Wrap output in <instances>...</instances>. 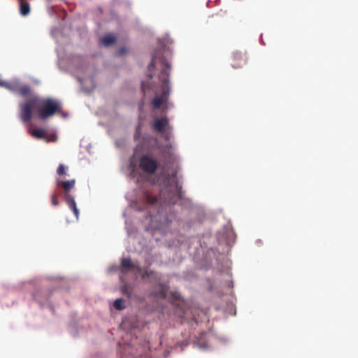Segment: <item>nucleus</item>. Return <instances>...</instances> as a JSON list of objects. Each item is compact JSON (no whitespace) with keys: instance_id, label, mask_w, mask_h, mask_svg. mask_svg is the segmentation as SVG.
<instances>
[{"instance_id":"nucleus-20","label":"nucleus","mask_w":358,"mask_h":358,"mask_svg":"<svg viewBox=\"0 0 358 358\" xmlns=\"http://www.w3.org/2000/svg\"><path fill=\"white\" fill-rule=\"evenodd\" d=\"M150 86L148 84H146L145 82H142L141 83V91L145 94V92L150 89Z\"/></svg>"},{"instance_id":"nucleus-21","label":"nucleus","mask_w":358,"mask_h":358,"mask_svg":"<svg viewBox=\"0 0 358 358\" xmlns=\"http://www.w3.org/2000/svg\"><path fill=\"white\" fill-rule=\"evenodd\" d=\"M224 14H226V12L220 11V13H217L215 15H213L211 16L212 18H215V20H219L220 18L224 16Z\"/></svg>"},{"instance_id":"nucleus-7","label":"nucleus","mask_w":358,"mask_h":358,"mask_svg":"<svg viewBox=\"0 0 358 358\" xmlns=\"http://www.w3.org/2000/svg\"><path fill=\"white\" fill-rule=\"evenodd\" d=\"M162 169L164 171L169 166V165L173 164L176 161V156L169 150H164L162 152Z\"/></svg>"},{"instance_id":"nucleus-1","label":"nucleus","mask_w":358,"mask_h":358,"mask_svg":"<svg viewBox=\"0 0 358 358\" xmlns=\"http://www.w3.org/2000/svg\"><path fill=\"white\" fill-rule=\"evenodd\" d=\"M25 98L26 100L19 105L20 116L23 122H28L31 120L34 110L41 120H47L62 111L59 101L51 98L41 99L34 94L32 89L31 95Z\"/></svg>"},{"instance_id":"nucleus-15","label":"nucleus","mask_w":358,"mask_h":358,"mask_svg":"<svg viewBox=\"0 0 358 358\" xmlns=\"http://www.w3.org/2000/svg\"><path fill=\"white\" fill-rule=\"evenodd\" d=\"M67 166H64V164H61L58 166L57 169V173L59 176H66Z\"/></svg>"},{"instance_id":"nucleus-19","label":"nucleus","mask_w":358,"mask_h":358,"mask_svg":"<svg viewBox=\"0 0 358 358\" xmlns=\"http://www.w3.org/2000/svg\"><path fill=\"white\" fill-rule=\"evenodd\" d=\"M122 292L124 294L127 295L128 297H131V289L127 287V286H124L122 289Z\"/></svg>"},{"instance_id":"nucleus-12","label":"nucleus","mask_w":358,"mask_h":358,"mask_svg":"<svg viewBox=\"0 0 358 358\" xmlns=\"http://www.w3.org/2000/svg\"><path fill=\"white\" fill-rule=\"evenodd\" d=\"M116 38L112 34H108L101 38V42L105 46H110L115 43Z\"/></svg>"},{"instance_id":"nucleus-14","label":"nucleus","mask_w":358,"mask_h":358,"mask_svg":"<svg viewBox=\"0 0 358 358\" xmlns=\"http://www.w3.org/2000/svg\"><path fill=\"white\" fill-rule=\"evenodd\" d=\"M113 306L117 310H123L125 308V306H124V300L122 299H117L113 303Z\"/></svg>"},{"instance_id":"nucleus-10","label":"nucleus","mask_w":358,"mask_h":358,"mask_svg":"<svg viewBox=\"0 0 358 358\" xmlns=\"http://www.w3.org/2000/svg\"><path fill=\"white\" fill-rule=\"evenodd\" d=\"M245 63L246 57L243 53L236 52L233 54V63L231 64L233 68H241Z\"/></svg>"},{"instance_id":"nucleus-5","label":"nucleus","mask_w":358,"mask_h":358,"mask_svg":"<svg viewBox=\"0 0 358 358\" xmlns=\"http://www.w3.org/2000/svg\"><path fill=\"white\" fill-rule=\"evenodd\" d=\"M0 87H4L23 97H27L31 94V87L28 85L22 84L18 80H14L10 82L0 80Z\"/></svg>"},{"instance_id":"nucleus-4","label":"nucleus","mask_w":358,"mask_h":358,"mask_svg":"<svg viewBox=\"0 0 358 358\" xmlns=\"http://www.w3.org/2000/svg\"><path fill=\"white\" fill-rule=\"evenodd\" d=\"M76 180H62L60 178L56 179L57 190L51 195V203L53 206H57L59 203L57 199L58 194L62 195L69 208H71L76 219H78L79 210L76 206V203L73 196L71 194V189L75 187Z\"/></svg>"},{"instance_id":"nucleus-3","label":"nucleus","mask_w":358,"mask_h":358,"mask_svg":"<svg viewBox=\"0 0 358 358\" xmlns=\"http://www.w3.org/2000/svg\"><path fill=\"white\" fill-rule=\"evenodd\" d=\"M181 198V187L177 180L176 172L168 174L164 177L159 197L152 196L149 193L145 194V201L151 205L156 204L158 202L173 205Z\"/></svg>"},{"instance_id":"nucleus-6","label":"nucleus","mask_w":358,"mask_h":358,"mask_svg":"<svg viewBox=\"0 0 358 358\" xmlns=\"http://www.w3.org/2000/svg\"><path fill=\"white\" fill-rule=\"evenodd\" d=\"M160 164L150 155H143L139 159V167L145 173L154 174Z\"/></svg>"},{"instance_id":"nucleus-17","label":"nucleus","mask_w":358,"mask_h":358,"mask_svg":"<svg viewBox=\"0 0 358 358\" xmlns=\"http://www.w3.org/2000/svg\"><path fill=\"white\" fill-rule=\"evenodd\" d=\"M173 297L175 300L174 301V303H176L177 306H180V303H182V301L180 300V296L177 293H173Z\"/></svg>"},{"instance_id":"nucleus-2","label":"nucleus","mask_w":358,"mask_h":358,"mask_svg":"<svg viewBox=\"0 0 358 358\" xmlns=\"http://www.w3.org/2000/svg\"><path fill=\"white\" fill-rule=\"evenodd\" d=\"M159 64L162 68L161 73L159 75V80L161 82L162 96H156L152 101V105L155 109H158L161 106L166 103L170 94L169 86V72L171 64L162 55V49L156 50L152 55V61L148 66V73L147 74L149 78H152L153 75L151 72L155 69L156 66Z\"/></svg>"},{"instance_id":"nucleus-13","label":"nucleus","mask_w":358,"mask_h":358,"mask_svg":"<svg viewBox=\"0 0 358 358\" xmlns=\"http://www.w3.org/2000/svg\"><path fill=\"white\" fill-rule=\"evenodd\" d=\"M29 133L33 137L40 139L45 137L46 131L44 129L37 128L34 130H29Z\"/></svg>"},{"instance_id":"nucleus-9","label":"nucleus","mask_w":358,"mask_h":358,"mask_svg":"<svg viewBox=\"0 0 358 358\" xmlns=\"http://www.w3.org/2000/svg\"><path fill=\"white\" fill-rule=\"evenodd\" d=\"M121 267L123 271H128L129 270H134L138 273H141L142 268L138 265H136L131 262L129 258H123L121 261Z\"/></svg>"},{"instance_id":"nucleus-8","label":"nucleus","mask_w":358,"mask_h":358,"mask_svg":"<svg viewBox=\"0 0 358 358\" xmlns=\"http://www.w3.org/2000/svg\"><path fill=\"white\" fill-rule=\"evenodd\" d=\"M169 125V120L166 117L156 118L154 120L152 127V129L159 133H164Z\"/></svg>"},{"instance_id":"nucleus-11","label":"nucleus","mask_w":358,"mask_h":358,"mask_svg":"<svg viewBox=\"0 0 358 358\" xmlns=\"http://www.w3.org/2000/svg\"><path fill=\"white\" fill-rule=\"evenodd\" d=\"M20 13L23 16H27L30 12L29 3L24 0H19Z\"/></svg>"},{"instance_id":"nucleus-16","label":"nucleus","mask_w":358,"mask_h":358,"mask_svg":"<svg viewBox=\"0 0 358 358\" xmlns=\"http://www.w3.org/2000/svg\"><path fill=\"white\" fill-rule=\"evenodd\" d=\"M141 273H142L141 278L143 280H145V279L152 276L155 274L154 271H152L151 270H148V269H146L144 271H142Z\"/></svg>"},{"instance_id":"nucleus-18","label":"nucleus","mask_w":358,"mask_h":358,"mask_svg":"<svg viewBox=\"0 0 358 358\" xmlns=\"http://www.w3.org/2000/svg\"><path fill=\"white\" fill-rule=\"evenodd\" d=\"M153 295L155 296H159L162 299H165L167 296L166 292L164 289L160 290L158 293H153Z\"/></svg>"},{"instance_id":"nucleus-22","label":"nucleus","mask_w":358,"mask_h":358,"mask_svg":"<svg viewBox=\"0 0 358 358\" xmlns=\"http://www.w3.org/2000/svg\"><path fill=\"white\" fill-rule=\"evenodd\" d=\"M125 52H126V49L124 48H122L119 49L117 55H122L124 54Z\"/></svg>"}]
</instances>
